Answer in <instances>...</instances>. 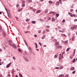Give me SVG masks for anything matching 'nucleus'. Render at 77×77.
<instances>
[{"mask_svg": "<svg viewBox=\"0 0 77 77\" xmlns=\"http://www.w3.org/2000/svg\"><path fill=\"white\" fill-rule=\"evenodd\" d=\"M5 9L7 14H9V13H10V12L9 11V10L7 8H5Z\"/></svg>", "mask_w": 77, "mask_h": 77, "instance_id": "f257e3e1", "label": "nucleus"}, {"mask_svg": "<svg viewBox=\"0 0 77 77\" xmlns=\"http://www.w3.org/2000/svg\"><path fill=\"white\" fill-rule=\"evenodd\" d=\"M24 59L26 62H28L29 61V60H28V58H27L26 57H24Z\"/></svg>", "mask_w": 77, "mask_h": 77, "instance_id": "f03ea898", "label": "nucleus"}, {"mask_svg": "<svg viewBox=\"0 0 77 77\" xmlns=\"http://www.w3.org/2000/svg\"><path fill=\"white\" fill-rule=\"evenodd\" d=\"M6 33L5 32H3V36L5 38L6 37Z\"/></svg>", "mask_w": 77, "mask_h": 77, "instance_id": "7ed1b4c3", "label": "nucleus"}, {"mask_svg": "<svg viewBox=\"0 0 77 77\" xmlns=\"http://www.w3.org/2000/svg\"><path fill=\"white\" fill-rule=\"evenodd\" d=\"M12 47L14 48H17V45L15 44H14L12 45Z\"/></svg>", "mask_w": 77, "mask_h": 77, "instance_id": "20e7f679", "label": "nucleus"}, {"mask_svg": "<svg viewBox=\"0 0 77 77\" xmlns=\"http://www.w3.org/2000/svg\"><path fill=\"white\" fill-rule=\"evenodd\" d=\"M11 63H10L9 64H8L7 65V66H6V67L7 68H9V66H10V65H11Z\"/></svg>", "mask_w": 77, "mask_h": 77, "instance_id": "39448f33", "label": "nucleus"}, {"mask_svg": "<svg viewBox=\"0 0 77 77\" xmlns=\"http://www.w3.org/2000/svg\"><path fill=\"white\" fill-rule=\"evenodd\" d=\"M8 17L10 18H11V15L10 14V13L8 14Z\"/></svg>", "mask_w": 77, "mask_h": 77, "instance_id": "423d86ee", "label": "nucleus"}, {"mask_svg": "<svg viewBox=\"0 0 77 77\" xmlns=\"http://www.w3.org/2000/svg\"><path fill=\"white\" fill-rule=\"evenodd\" d=\"M75 68L74 67H72L70 69V70H74Z\"/></svg>", "mask_w": 77, "mask_h": 77, "instance_id": "0eeeda50", "label": "nucleus"}, {"mask_svg": "<svg viewBox=\"0 0 77 77\" xmlns=\"http://www.w3.org/2000/svg\"><path fill=\"white\" fill-rule=\"evenodd\" d=\"M44 38H45V35H44L43 36L42 38V39H44Z\"/></svg>", "mask_w": 77, "mask_h": 77, "instance_id": "6e6552de", "label": "nucleus"}, {"mask_svg": "<svg viewBox=\"0 0 77 77\" xmlns=\"http://www.w3.org/2000/svg\"><path fill=\"white\" fill-rule=\"evenodd\" d=\"M70 50V48H68L66 50V51H69V50Z\"/></svg>", "mask_w": 77, "mask_h": 77, "instance_id": "1a4fd4ad", "label": "nucleus"}, {"mask_svg": "<svg viewBox=\"0 0 77 77\" xmlns=\"http://www.w3.org/2000/svg\"><path fill=\"white\" fill-rule=\"evenodd\" d=\"M8 42L9 44H11V43H12V40H9Z\"/></svg>", "mask_w": 77, "mask_h": 77, "instance_id": "9d476101", "label": "nucleus"}, {"mask_svg": "<svg viewBox=\"0 0 77 77\" xmlns=\"http://www.w3.org/2000/svg\"><path fill=\"white\" fill-rule=\"evenodd\" d=\"M59 76L60 77H64V75H60Z\"/></svg>", "mask_w": 77, "mask_h": 77, "instance_id": "9b49d317", "label": "nucleus"}, {"mask_svg": "<svg viewBox=\"0 0 77 77\" xmlns=\"http://www.w3.org/2000/svg\"><path fill=\"white\" fill-rule=\"evenodd\" d=\"M35 47L36 48H38V45H37V44L36 43H35Z\"/></svg>", "mask_w": 77, "mask_h": 77, "instance_id": "f8f14e48", "label": "nucleus"}, {"mask_svg": "<svg viewBox=\"0 0 77 77\" xmlns=\"http://www.w3.org/2000/svg\"><path fill=\"white\" fill-rule=\"evenodd\" d=\"M68 14H69V15H70V17H71V16H72V14L70 12H68Z\"/></svg>", "mask_w": 77, "mask_h": 77, "instance_id": "ddd939ff", "label": "nucleus"}, {"mask_svg": "<svg viewBox=\"0 0 77 77\" xmlns=\"http://www.w3.org/2000/svg\"><path fill=\"white\" fill-rule=\"evenodd\" d=\"M74 38H75V37L74 36H73L72 38V41H74Z\"/></svg>", "mask_w": 77, "mask_h": 77, "instance_id": "4468645a", "label": "nucleus"}, {"mask_svg": "<svg viewBox=\"0 0 77 77\" xmlns=\"http://www.w3.org/2000/svg\"><path fill=\"white\" fill-rule=\"evenodd\" d=\"M41 12V10H38V11H37L36 12V13H39V12Z\"/></svg>", "mask_w": 77, "mask_h": 77, "instance_id": "2eb2a0df", "label": "nucleus"}, {"mask_svg": "<svg viewBox=\"0 0 77 77\" xmlns=\"http://www.w3.org/2000/svg\"><path fill=\"white\" fill-rule=\"evenodd\" d=\"M75 14H72V15L71 17H75Z\"/></svg>", "mask_w": 77, "mask_h": 77, "instance_id": "dca6fc26", "label": "nucleus"}, {"mask_svg": "<svg viewBox=\"0 0 77 77\" xmlns=\"http://www.w3.org/2000/svg\"><path fill=\"white\" fill-rule=\"evenodd\" d=\"M52 21H55V19H54V18H52Z\"/></svg>", "mask_w": 77, "mask_h": 77, "instance_id": "f3484780", "label": "nucleus"}, {"mask_svg": "<svg viewBox=\"0 0 77 77\" xmlns=\"http://www.w3.org/2000/svg\"><path fill=\"white\" fill-rule=\"evenodd\" d=\"M74 29H76V28H77V25H74Z\"/></svg>", "mask_w": 77, "mask_h": 77, "instance_id": "a211bd4d", "label": "nucleus"}, {"mask_svg": "<svg viewBox=\"0 0 77 77\" xmlns=\"http://www.w3.org/2000/svg\"><path fill=\"white\" fill-rule=\"evenodd\" d=\"M68 40H66V41L64 42H65V44H68Z\"/></svg>", "mask_w": 77, "mask_h": 77, "instance_id": "6ab92c4d", "label": "nucleus"}, {"mask_svg": "<svg viewBox=\"0 0 77 77\" xmlns=\"http://www.w3.org/2000/svg\"><path fill=\"white\" fill-rule=\"evenodd\" d=\"M62 48V46L60 45L58 47V48Z\"/></svg>", "mask_w": 77, "mask_h": 77, "instance_id": "aec40b11", "label": "nucleus"}, {"mask_svg": "<svg viewBox=\"0 0 77 77\" xmlns=\"http://www.w3.org/2000/svg\"><path fill=\"white\" fill-rule=\"evenodd\" d=\"M60 3L59 2H57L56 3V5H59Z\"/></svg>", "mask_w": 77, "mask_h": 77, "instance_id": "412c9836", "label": "nucleus"}, {"mask_svg": "<svg viewBox=\"0 0 77 77\" xmlns=\"http://www.w3.org/2000/svg\"><path fill=\"white\" fill-rule=\"evenodd\" d=\"M49 3H50V4H52V3H53V2H52V1H49Z\"/></svg>", "mask_w": 77, "mask_h": 77, "instance_id": "4be33fe9", "label": "nucleus"}, {"mask_svg": "<svg viewBox=\"0 0 77 77\" xmlns=\"http://www.w3.org/2000/svg\"><path fill=\"white\" fill-rule=\"evenodd\" d=\"M75 62V59H74L72 61V62H73V63H74V62Z\"/></svg>", "mask_w": 77, "mask_h": 77, "instance_id": "5701e85b", "label": "nucleus"}, {"mask_svg": "<svg viewBox=\"0 0 77 77\" xmlns=\"http://www.w3.org/2000/svg\"><path fill=\"white\" fill-rule=\"evenodd\" d=\"M32 24H35V21H32Z\"/></svg>", "mask_w": 77, "mask_h": 77, "instance_id": "b1692460", "label": "nucleus"}, {"mask_svg": "<svg viewBox=\"0 0 77 77\" xmlns=\"http://www.w3.org/2000/svg\"><path fill=\"white\" fill-rule=\"evenodd\" d=\"M29 20H30V19H26V21L27 22H28V21H29Z\"/></svg>", "mask_w": 77, "mask_h": 77, "instance_id": "393cba45", "label": "nucleus"}, {"mask_svg": "<svg viewBox=\"0 0 77 77\" xmlns=\"http://www.w3.org/2000/svg\"><path fill=\"white\" fill-rule=\"evenodd\" d=\"M29 50H30L31 51H32V48H31V47H29V48H28Z\"/></svg>", "mask_w": 77, "mask_h": 77, "instance_id": "a878e982", "label": "nucleus"}, {"mask_svg": "<svg viewBox=\"0 0 77 77\" xmlns=\"http://www.w3.org/2000/svg\"><path fill=\"white\" fill-rule=\"evenodd\" d=\"M54 57L55 58V59H56V58H57V55H55Z\"/></svg>", "mask_w": 77, "mask_h": 77, "instance_id": "bb28decb", "label": "nucleus"}, {"mask_svg": "<svg viewBox=\"0 0 77 77\" xmlns=\"http://www.w3.org/2000/svg\"><path fill=\"white\" fill-rule=\"evenodd\" d=\"M48 20H51V17H48Z\"/></svg>", "mask_w": 77, "mask_h": 77, "instance_id": "cd10ccee", "label": "nucleus"}, {"mask_svg": "<svg viewBox=\"0 0 77 77\" xmlns=\"http://www.w3.org/2000/svg\"><path fill=\"white\" fill-rule=\"evenodd\" d=\"M53 41H54V42H57V40L56 39H54Z\"/></svg>", "mask_w": 77, "mask_h": 77, "instance_id": "c85d7f7f", "label": "nucleus"}, {"mask_svg": "<svg viewBox=\"0 0 77 77\" xmlns=\"http://www.w3.org/2000/svg\"><path fill=\"white\" fill-rule=\"evenodd\" d=\"M59 1L60 4H62V1L61 0H59Z\"/></svg>", "mask_w": 77, "mask_h": 77, "instance_id": "c756f323", "label": "nucleus"}, {"mask_svg": "<svg viewBox=\"0 0 77 77\" xmlns=\"http://www.w3.org/2000/svg\"><path fill=\"white\" fill-rule=\"evenodd\" d=\"M55 45H59V43L58 42H57L56 43H55Z\"/></svg>", "mask_w": 77, "mask_h": 77, "instance_id": "7c9ffc66", "label": "nucleus"}, {"mask_svg": "<svg viewBox=\"0 0 77 77\" xmlns=\"http://www.w3.org/2000/svg\"><path fill=\"white\" fill-rule=\"evenodd\" d=\"M75 49L73 50V54H75Z\"/></svg>", "mask_w": 77, "mask_h": 77, "instance_id": "2f4dec72", "label": "nucleus"}, {"mask_svg": "<svg viewBox=\"0 0 77 77\" xmlns=\"http://www.w3.org/2000/svg\"><path fill=\"white\" fill-rule=\"evenodd\" d=\"M22 6H23V7H24V6H25V4H23L22 5Z\"/></svg>", "mask_w": 77, "mask_h": 77, "instance_id": "473e14b6", "label": "nucleus"}, {"mask_svg": "<svg viewBox=\"0 0 77 77\" xmlns=\"http://www.w3.org/2000/svg\"><path fill=\"white\" fill-rule=\"evenodd\" d=\"M19 75L20 76V77H23V75L21 74H19Z\"/></svg>", "mask_w": 77, "mask_h": 77, "instance_id": "72a5a7b5", "label": "nucleus"}, {"mask_svg": "<svg viewBox=\"0 0 77 77\" xmlns=\"http://www.w3.org/2000/svg\"><path fill=\"white\" fill-rule=\"evenodd\" d=\"M56 17H59V14H56Z\"/></svg>", "mask_w": 77, "mask_h": 77, "instance_id": "f704fd0d", "label": "nucleus"}, {"mask_svg": "<svg viewBox=\"0 0 77 77\" xmlns=\"http://www.w3.org/2000/svg\"><path fill=\"white\" fill-rule=\"evenodd\" d=\"M28 1L29 3H31V2H32V0H28Z\"/></svg>", "mask_w": 77, "mask_h": 77, "instance_id": "c9c22d12", "label": "nucleus"}, {"mask_svg": "<svg viewBox=\"0 0 77 77\" xmlns=\"http://www.w3.org/2000/svg\"><path fill=\"white\" fill-rule=\"evenodd\" d=\"M29 33V31H25V33Z\"/></svg>", "mask_w": 77, "mask_h": 77, "instance_id": "e433bc0d", "label": "nucleus"}, {"mask_svg": "<svg viewBox=\"0 0 77 77\" xmlns=\"http://www.w3.org/2000/svg\"><path fill=\"white\" fill-rule=\"evenodd\" d=\"M74 28L73 27H72L71 28V29L72 30H74Z\"/></svg>", "mask_w": 77, "mask_h": 77, "instance_id": "4c0bfd02", "label": "nucleus"}, {"mask_svg": "<svg viewBox=\"0 0 77 77\" xmlns=\"http://www.w3.org/2000/svg\"><path fill=\"white\" fill-rule=\"evenodd\" d=\"M22 8H21L20 9H19L18 10V12H20V11H21V10H22Z\"/></svg>", "mask_w": 77, "mask_h": 77, "instance_id": "58836bf2", "label": "nucleus"}, {"mask_svg": "<svg viewBox=\"0 0 77 77\" xmlns=\"http://www.w3.org/2000/svg\"><path fill=\"white\" fill-rule=\"evenodd\" d=\"M40 20L41 21H44V20L42 19H40Z\"/></svg>", "mask_w": 77, "mask_h": 77, "instance_id": "ea45409f", "label": "nucleus"}, {"mask_svg": "<svg viewBox=\"0 0 77 77\" xmlns=\"http://www.w3.org/2000/svg\"><path fill=\"white\" fill-rule=\"evenodd\" d=\"M72 11H73V9H71L70 10V12H72Z\"/></svg>", "mask_w": 77, "mask_h": 77, "instance_id": "a19ab883", "label": "nucleus"}, {"mask_svg": "<svg viewBox=\"0 0 77 77\" xmlns=\"http://www.w3.org/2000/svg\"><path fill=\"white\" fill-rule=\"evenodd\" d=\"M72 74H75V71L72 72Z\"/></svg>", "mask_w": 77, "mask_h": 77, "instance_id": "79ce46f5", "label": "nucleus"}, {"mask_svg": "<svg viewBox=\"0 0 77 77\" xmlns=\"http://www.w3.org/2000/svg\"><path fill=\"white\" fill-rule=\"evenodd\" d=\"M9 45H10V46H12V45H13L11 43H9Z\"/></svg>", "mask_w": 77, "mask_h": 77, "instance_id": "37998d69", "label": "nucleus"}, {"mask_svg": "<svg viewBox=\"0 0 77 77\" xmlns=\"http://www.w3.org/2000/svg\"><path fill=\"white\" fill-rule=\"evenodd\" d=\"M55 69H59V68L58 67H55Z\"/></svg>", "mask_w": 77, "mask_h": 77, "instance_id": "c03bdc74", "label": "nucleus"}, {"mask_svg": "<svg viewBox=\"0 0 77 77\" xmlns=\"http://www.w3.org/2000/svg\"><path fill=\"white\" fill-rule=\"evenodd\" d=\"M46 31H47V32H50V30L48 29H46Z\"/></svg>", "mask_w": 77, "mask_h": 77, "instance_id": "a18cd8bd", "label": "nucleus"}, {"mask_svg": "<svg viewBox=\"0 0 77 77\" xmlns=\"http://www.w3.org/2000/svg\"><path fill=\"white\" fill-rule=\"evenodd\" d=\"M65 21V19L63 20L62 21L63 23H64Z\"/></svg>", "mask_w": 77, "mask_h": 77, "instance_id": "49530a36", "label": "nucleus"}, {"mask_svg": "<svg viewBox=\"0 0 77 77\" xmlns=\"http://www.w3.org/2000/svg\"><path fill=\"white\" fill-rule=\"evenodd\" d=\"M64 77H68V75H65Z\"/></svg>", "mask_w": 77, "mask_h": 77, "instance_id": "de8ad7c7", "label": "nucleus"}, {"mask_svg": "<svg viewBox=\"0 0 77 77\" xmlns=\"http://www.w3.org/2000/svg\"><path fill=\"white\" fill-rule=\"evenodd\" d=\"M16 6L17 7V8H18V6H19V4H17L16 5Z\"/></svg>", "mask_w": 77, "mask_h": 77, "instance_id": "09e8293b", "label": "nucleus"}, {"mask_svg": "<svg viewBox=\"0 0 77 77\" xmlns=\"http://www.w3.org/2000/svg\"><path fill=\"white\" fill-rule=\"evenodd\" d=\"M46 27H47V28H49L50 27V26H46Z\"/></svg>", "mask_w": 77, "mask_h": 77, "instance_id": "8fccbe9b", "label": "nucleus"}, {"mask_svg": "<svg viewBox=\"0 0 77 77\" xmlns=\"http://www.w3.org/2000/svg\"><path fill=\"white\" fill-rule=\"evenodd\" d=\"M48 12V11H45V14H47Z\"/></svg>", "mask_w": 77, "mask_h": 77, "instance_id": "3c124183", "label": "nucleus"}, {"mask_svg": "<svg viewBox=\"0 0 77 77\" xmlns=\"http://www.w3.org/2000/svg\"><path fill=\"white\" fill-rule=\"evenodd\" d=\"M39 44H40V45H41H41H42V44H41V42H39Z\"/></svg>", "mask_w": 77, "mask_h": 77, "instance_id": "603ef678", "label": "nucleus"}, {"mask_svg": "<svg viewBox=\"0 0 77 77\" xmlns=\"http://www.w3.org/2000/svg\"><path fill=\"white\" fill-rule=\"evenodd\" d=\"M13 59L15 60V57H13Z\"/></svg>", "mask_w": 77, "mask_h": 77, "instance_id": "864d4df0", "label": "nucleus"}, {"mask_svg": "<svg viewBox=\"0 0 77 77\" xmlns=\"http://www.w3.org/2000/svg\"><path fill=\"white\" fill-rule=\"evenodd\" d=\"M58 29H61V28H60V26H58Z\"/></svg>", "mask_w": 77, "mask_h": 77, "instance_id": "5fc2aeb1", "label": "nucleus"}, {"mask_svg": "<svg viewBox=\"0 0 77 77\" xmlns=\"http://www.w3.org/2000/svg\"><path fill=\"white\" fill-rule=\"evenodd\" d=\"M41 32V30H39L38 32V33H40Z\"/></svg>", "mask_w": 77, "mask_h": 77, "instance_id": "6e6d98bb", "label": "nucleus"}, {"mask_svg": "<svg viewBox=\"0 0 77 77\" xmlns=\"http://www.w3.org/2000/svg\"><path fill=\"white\" fill-rule=\"evenodd\" d=\"M59 31L60 32H63V31H62V30H60Z\"/></svg>", "mask_w": 77, "mask_h": 77, "instance_id": "4d7b16f0", "label": "nucleus"}, {"mask_svg": "<svg viewBox=\"0 0 77 77\" xmlns=\"http://www.w3.org/2000/svg\"><path fill=\"white\" fill-rule=\"evenodd\" d=\"M77 21V19H75L74 20V21L75 22V21Z\"/></svg>", "mask_w": 77, "mask_h": 77, "instance_id": "13d9d810", "label": "nucleus"}, {"mask_svg": "<svg viewBox=\"0 0 77 77\" xmlns=\"http://www.w3.org/2000/svg\"><path fill=\"white\" fill-rule=\"evenodd\" d=\"M34 36H35V38H36L37 37V35H34Z\"/></svg>", "mask_w": 77, "mask_h": 77, "instance_id": "bf43d9fd", "label": "nucleus"}, {"mask_svg": "<svg viewBox=\"0 0 77 77\" xmlns=\"http://www.w3.org/2000/svg\"><path fill=\"white\" fill-rule=\"evenodd\" d=\"M25 3V1H22V3Z\"/></svg>", "mask_w": 77, "mask_h": 77, "instance_id": "052dcab7", "label": "nucleus"}, {"mask_svg": "<svg viewBox=\"0 0 77 77\" xmlns=\"http://www.w3.org/2000/svg\"><path fill=\"white\" fill-rule=\"evenodd\" d=\"M18 50L20 52H21V50L20 49H18Z\"/></svg>", "mask_w": 77, "mask_h": 77, "instance_id": "680f3d73", "label": "nucleus"}, {"mask_svg": "<svg viewBox=\"0 0 77 77\" xmlns=\"http://www.w3.org/2000/svg\"><path fill=\"white\" fill-rule=\"evenodd\" d=\"M52 14V11H51V12H50L49 13V14Z\"/></svg>", "mask_w": 77, "mask_h": 77, "instance_id": "e2e57ef3", "label": "nucleus"}, {"mask_svg": "<svg viewBox=\"0 0 77 77\" xmlns=\"http://www.w3.org/2000/svg\"><path fill=\"white\" fill-rule=\"evenodd\" d=\"M35 11H36V9H33V11H34V12H35Z\"/></svg>", "mask_w": 77, "mask_h": 77, "instance_id": "0e129e2a", "label": "nucleus"}, {"mask_svg": "<svg viewBox=\"0 0 77 77\" xmlns=\"http://www.w3.org/2000/svg\"><path fill=\"white\" fill-rule=\"evenodd\" d=\"M0 30H2V27H0Z\"/></svg>", "mask_w": 77, "mask_h": 77, "instance_id": "69168bd1", "label": "nucleus"}, {"mask_svg": "<svg viewBox=\"0 0 77 77\" xmlns=\"http://www.w3.org/2000/svg\"><path fill=\"white\" fill-rule=\"evenodd\" d=\"M8 76H9V77H10L11 76V75H10V74H8Z\"/></svg>", "mask_w": 77, "mask_h": 77, "instance_id": "338daca9", "label": "nucleus"}, {"mask_svg": "<svg viewBox=\"0 0 77 77\" xmlns=\"http://www.w3.org/2000/svg\"><path fill=\"white\" fill-rule=\"evenodd\" d=\"M75 12H77V9H76L75 10Z\"/></svg>", "mask_w": 77, "mask_h": 77, "instance_id": "774afa93", "label": "nucleus"}]
</instances>
